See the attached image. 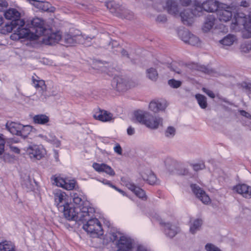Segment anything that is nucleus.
Instances as JSON below:
<instances>
[{
    "instance_id": "1",
    "label": "nucleus",
    "mask_w": 251,
    "mask_h": 251,
    "mask_svg": "<svg viewBox=\"0 0 251 251\" xmlns=\"http://www.w3.org/2000/svg\"><path fill=\"white\" fill-rule=\"evenodd\" d=\"M4 15L7 20L11 21L5 25V30L8 32H13L10 36L12 40H18L29 35L26 29L22 28L25 26V21L21 19V14L17 10L9 9L4 12Z\"/></svg>"
},
{
    "instance_id": "2",
    "label": "nucleus",
    "mask_w": 251,
    "mask_h": 251,
    "mask_svg": "<svg viewBox=\"0 0 251 251\" xmlns=\"http://www.w3.org/2000/svg\"><path fill=\"white\" fill-rule=\"evenodd\" d=\"M87 204H85L83 207L80 206H74L72 204H67L62 210H59L63 213L65 218L69 221H75L79 222L82 221L84 217L89 218V214L94 212L93 207H89Z\"/></svg>"
},
{
    "instance_id": "3",
    "label": "nucleus",
    "mask_w": 251,
    "mask_h": 251,
    "mask_svg": "<svg viewBox=\"0 0 251 251\" xmlns=\"http://www.w3.org/2000/svg\"><path fill=\"white\" fill-rule=\"evenodd\" d=\"M95 212L94 208V212L92 213L91 214L88 213L89 214L88 219L84 217L82 219V221L79 222L83 224V229L93 238L100 237L103 234L100 221L97 218H92Z\"/></svg>"
},
{
    "instance_id": "4",
    "label": "nucleus",
    "mask_w": 251,
    "mask_h": 251,
    "mask_svg": "<svg viewBox=\"0 0 251 251\" xmlns=\"http://www.w3.org/2000/svg\"><path fill=\"white\" fill-rule=\"evenodd\" d=\"M136 120L140 124L152 129H157L162 126L163 119L158 116H153L148 111L138 110L134 112Z\"/></svg>"
},
{
    "instance_id": "5",
    "label": "nucleus",
    "mask_w": 251,
    "mask_h": 251,
    "mask_svg": "<svg viewBox=\"0 0 251 251\" xmlns=\"http://www.w3.org/2000/svg\"><path fill=\"white\" fill-rule=\"evenodd\" d=\"M22 28H25L27 30L28 36H25L22 38H26L30 40H36L38 37L42 36L46 32H48V29L44 27V23L41 19L36 18L33 19L30 21V24H25V26Z\"/></svg>"
},
{
    "instance_id": "6",
    "label": "nucleus",
    "mask_w": 251,
    "mask_h": 251,
    "mask_svg": "<svg viewBox=\"0 0 251 251\" xmlns=\"http://www.w3.org/2000/svg\"><path fill=\"white\" fill-rule=\"evenodd\" d=\"M118 235H120L119 233L110 232L106 236L110 241L113 242L118 240L116 246L118 249L117 251H130L133 247L132 240L125 236L119 237Z\"/></svg>"
},
{
    "instance_id": "7",
    "label": "nucleus",
    "mask_w": 251,
    "mask_h": 251,
    "mask_svg": "<svg viewBox=\"0 0 251 251\" xmlns=\"http://www.w3.org/2000/svg\"><path fill=\"white\" fill-rule=\"evenodd\" d=\"M6 129L11 134L25 139L29 134L32 127L29 125H23L20 123L8 121L5 124Z\"/></svg>"
},
{
    "instance_id": "8",
    "label": "nucleus",
    "mask_w": 251,
    "mask_h": 251,
    "mask_svg": "<svg viewBox=\"0 0 251 251\" xmlns=\"http://www.w3.org/2000/svg\"><path fill=\"white\" fill-rule=\"evenodd\" d=\"M106 6L111 13H115L118 17L128 20H132L134 18V14L131 11L126 9L123 5L116 4L114 1L107 2Z\"/></svg>"
},
{
    "instance_id": "9",
    "label": "nucleus",
    "mask_w": 251,
    "mask_h": 251,
    "mask_svg": "<svg viewBox=\"0 0 251 251\" xmlns=\"http://www.w3.org/2000/svg\"><path fill=\"white\" fill-rule=\"evenodd\" d=\"M61 39L67 46H73L76 43L89 45L87 42H90L92 38L82 35L66 34Z\"/></svg>"
},
{
    "instance_id": "10",
    "label": "nucleus",
    "mask_w": 251,
    "mask_h": 251,
    "mask_svg": "<svg viewBox=\"0 0 251 251\" xmlns=\"http://www.w3.org/2000/svg\"><path fill=\"white\" fill-rule=\"evenodd\" d=\"M251 23V17H247L243 13H237L234 15L232 25L239 26H243L244 28L248 31L249 33H250Z\"/></svg>"
},
{
    "instance_id": "11",
    "label": "nucleus",
    "mask_w": 251,
    "mask_h": 251,
    "mask_svg": "<svg viewBox=\"0 0 251 251\" xmlns=\"http://www.w3.org/2000/svg\"><path fill=\"white\" fill-rule=\"evenodd\" d=\"M216 12L218 18L221 22H226L229 21L232 16L231 8L222 3Z\"/></svg>"
},
{
    "instance_id": "12",
    "label": "nucleus",
    "mask_w": 251,
    "mask_h": 251,
    "mask_svg": "<svg viewBox=\"0 0 251 251\" xmlns=\"http://www.w3.org/2000/svg\"><path fill=\"white\" fill-rule=\"evenodd\" d=\"M29 157L33 160H40L44 156L45 151L37 145L29 146L26 150Z\"/></svg>"
},
{
    "instance_id": "13",
    "label": "nucleus",
    "mask_w": 251,
    "mask_h": 251,
    "mask_svg": "<svg viewBox=\"0 0 251 251\" xmlns=\"http://www.w3.org/2000/svg\"><path fill=\"white\" fill-rule=\"evenodd\" d=\"M54 202L59 210H62L64 206L68 204L67 196L64 192L61 190H56L54 192Z\"/></svg>"
},
{
    "instance_id": "14",
    "label": "nucleus",
    "mask_w": 251,
    "mask_h": 251,
    "mask_svg": "<svg viewBox=\"0 0 251 251\" xmlns=\"http://www.w3.org/2000/svg\"><path fill=\"white\" fill-rule=\"evenodd\" d=\"M50 31L48 29V32H46L44 34H42L43 36L42 41L44 44L48 45H52L61 40V36L59 32L49 34Z\"/></svg>"
},
{
    "instance_id": "15",
    "label": "nucleus",
    "mask_w": 251,
    "mask_h": 251,
    "mask_svg": "<svg viewBox=\"0 0 251 251\" xmlns=\"http://www.w3.org/2000/svg\"><path fill=\"white\" fill-rule=\"evenodd\" d=\"M160 224L164 227V233L166 236L173 238L179 231V227L175 224L161 221Z\"/></svg>"
},
{
    "instance_id": "16",
    "label": "nucleus",
    "mask_w": 251,
    "mask_h": 251,
    "mask_svg": "<svg viewBox=\"0 0 251 251\" xmlns=\"http://www.w3.org/2000/svg\"><path fill=\"white\" fill-rule=\"evenodd\" d=\"M191 188L194 194L203 203L208 204L210 201L209 196L197 184H191Z\"/></svg>"
},
{
    "instance_id": "17",
    "label": "nucleus",
    "mask_w": 251,
    "mask_h": 251,
    "mask_svg": "<svg viewBox=\"0 0 251 251\" xmlns=\"http://www.w3.org/2000/svg\"><path fill=\"white\" fill-rule=\"evenodd\" d=\"M32 83L34 86L38 90L40 94V99L44 100L47 99L48 95L46 92V85L43 80H36L33 77H32Z\"/></svg>"
},
{
    "instance_id": "18",
    "label": "nucleus",
    "mask_w": 251,
    "mask_h": 251,
    "mask_svg": "<svg viewBox=\"0 0 251 251\" xmlns=\"http://www.w3.org/2000/svg\"><path fill=\"white\" fill-rule=\"evenodd\" d=\"M163 7L168 13L172 15H176L179 12L178 3L175 0H167L163 4Z\"/></svg>"
},
{
    "instance_id": "19",
    "label": "nucleus",
    "mask_w": 251,
    "mask_h": 251,
    "mask_svg": "<svg viewBox=\"0 0 251 251\" xmlns=\"http://www.w3.org/2000/svg\"><path fill=\"white\" fill-rule=\"evenodd\" d=\"M93 167L96 171L99 173L103 172L112 176L115 175V173L114 170L106 164L94 163L93 164Z\"/></svg>"
},
{
    "instance_id": "20",
    "label": "nucleus",
    "mask_w": 251,
    "mask_h": 251,
    "mask_svg": "<svg viewBox=\"0 0 251 251\" xmlns=\"http://www.w3.org/2000/svg\"><path fill=\"white\" fill-rule=\"evenodd\" d=\"M112 87L118 91H126L127 89V83L126 80L120 76H116L112 80Z\"/></svg>"
},
{
    "instance_id": "21",
    "label": "nucleus",
    "mask_w": 251,
    "mask_h": 251,
    "mask_svg": "<svg viewBox=\"0 0 251 251\" xmlns=\"http://www.w3.org/2000/svg\"><path fill=\"white\" fill-rule=\"evenodd\" d=\"M125 184L128 189L132 191L138 197L143 200L146 199L147 197L145 191L143 189L135 185L133 183L127 180L125 182Z\"/></svg>"
},
{
    "instance_id": "22",
    "label": "nucleus",
    "mask_w": 251,
    "mask_h": 251,
    "mask_svg": "<svg viewBox=\"0 0 251 251\" xmlns=\"http://www.w3.org/2000/svg\"><path fill=\"white\" fill-rule=\"evenodd\" d=\"M166 107V102L164 100H153L149 104V109L154 113L163 111Z\"/></svg>"
},
{
    "instance_id": "23",
    "label": "nucleus",
    "mask_w": 251,
    "mask_h": 251,
    "mask_svg": "<svg viewBox=\"0 0 251 251\" xmlns=\"http://www.w3.org/2000/svg\"><path fill=\"white\" fill-rule=\"evenodd\" d=\"M180 16L182 22L184 25H190L194 22V16L191 12V10L186 9L180 13Z\"/></svg>"
},
{
    "instance_id": "24",
    "label": "nucleus",
    "mask_w": 251,
    "mask_h": 251,
    "mask_svg": "<svg viewBox=\"0 0 251 251\" xmlns=\"http://www.w3.org/2000/svg\"><path fill=\"white\" fill-rule=\"evenodd\" d=\"M233 190L246 198H251V187L250 186L244 184H239L234 186Z\"/></svg>"
},
{
    "instance_id": "25",
    "label": "nucleus",
    "mask_w": 251,
    "mask_h": 251,
    "mask_svg": "<svg viewBox=\"0 0 251 251\" xmlns=\"http://www.w3.org/2000/svg\"><path fill=\"white\" fill-rule=\"evenodd\" d=\"M113 115L112 113L105 111L100 110L98 112L94 115L95 119L102 122H109L113 119Z\"/></svg>"
},
{
    "instance_id": "26",
    "label": "nucleus",
    "mask_w": 251,
    "mask_h": 251,
    "mask_svg": "<svg viewBox=\"0 0 251 251\" xmlns=\"http://www.w3.org/2000/svg\"><path fill=\"white\" fill-rule=\"evenodd\" d=\"M29 1L31 4L40 10L48 12L52 11L50 9L51 7V4L48 2L37 0H29Z\"/></svg>"
},
{
    "instance_id": "27",
    "label": "nucleus",
    "mask_w": 251,
    "mask_h": 251,
    "mask_svg": "<svg viewBox=\"0 0 251 251\" xmlns=\"http://www.w3.org/2000/svg\"><path fill=\"white\" fill-rule=\"evenodd\" d=\"M204 11L213 12L216 11L221 5L218 2L213 0H208L202 2Z\"/></svg>"
},
{
    "instance_id": "28",
    "label": "nucleus",
    "mask_w": 251,
    "mask_h": 251,
    "mask_svg": "<svg viewBox=\"0 0 251 251\" xmlns=\"http://www.w3.org/2000/svg\"><path fill=\"white\" fill-rule=\"evenodd\" d=\"M215 17L213 15H208L205 18L202 30L204 32L209 31L215 24Z\"/></svg>"
},
{
    "instance_id": "29",
    "label": "nucleus",
    "mask_w": 251,
    "mask_h": 251,
    "mask_svg": "<svg viewBox=\"0 0 251 251\" xmlns=\"http://www.w3.org/2000/svg\"><path fill=\"white\" fill-rule=\"evenodd\" d=\"M22 185L23 188L27 192L33 189L34 186L32 180L29 175L25 174L24 176H22Z\"/></svg>"
},
{
    "instance_id": "30",
    "label": "nucleus",
    "mask_w": 251,
    "mask_h": 251,
    "mask_svg": "<svg viewBox=\"0 0 251 251\" xmlns=\"http://www.w3.org/2000/svg\"><path fill=\"white\" fill-rule=\"evenodd\" d=\"M202 225V221L200 219H197L191 221L190 223L189 231L192 234H195L197 231L201 229Z\"/></svg>"
},
{
    "instance_id": "31",
    "label": "nucleus",
    "mask_w": 251,
    "mask_h": 251,
    "mask_svg": "<svg viewBox=\"0 0 251 251\" xmlns=\"http://www.w3.org/2000/svg\"><path fill=\"white\" fill-rule=\"evenodd\" d=\"M193 5L194 8L191 10V12L193 13L194 17L200 16L201 14L202 11L204 10L203 3L198 0H195Z\"/></svg>"
},
{
    "instance_id": "32",
    "label": "nucleus",
    "mask_w": 251,
    "mask_h": 251,
    "mask_svg": "<svg viewBox=\"0 0 251 251\" xmlns=\"http://www.w3.org/2000/svg\"><path fill=\"white\" fill-rule=\"evenodd\" d=\"M141 176L144 180L147 181L151 185H153L156 181V176L150 171H148L147 173H142Z\"/></svg>"
},
{
    "instance_id": "33",
    "label": "nucleus",
    "mask_w": 251,
    "mask_h": 251,
    "mask_svg": "<svg viewBox=\"0 0 251 251\" xmlns=\"http://www.w3.org/2000/svg\"><path fill=\"white\" fill-rule=\"evenodd\" d=\"M49 117L44 114H38L33 117V121L35 124L46 125L49 122Z\"/></svg>"
},
{
    "instance_id": "34",
    "label": "nucleus",
    "mask_w": 251,
    "mask_h": 251,
    "mask_svg": "<svg viewBox=\"0 0 251 251\" xmlns=\"http://www.w3.org/2000/svg\"><path fill=\"white\" fill-rule=\"evenodd\" d=\"M0 251H15V246L11 242L4 241L0 243Z\"/></svg>"
},
{
    "instance_id": "35",
    "label": "nucleus",
    "mask_w": 251,
    "mask_h": 251,
    "mask_svg": "<svg viewBox=\"0 0 251 251\" xmlns=\"http://www.w3.org/2000/svg\"><path fill=\"white\" fill-rule=\"evenodd\" d=\"M195 98L201 109H205L208 106L207 98L204 95L200 94H197L195 95Z\"/></svg>"
},
{
    "instance_id": "36",
    "label": "nucleus",
    "mask_w": 251,
    "mask_h": 251,
    "mask_svg": "<svg viewBox=\"0 0 251 251\" xmlns=\"http://www.w3.org/2000/svg\"><path fill=\"white\" fill-rule=\"evenodd\" d=\"M45 140L53 144L56 147H59L60 145V141L51 132L46 135Z\"/></svg>"
},
{
    "instance_id": "37",
    "label": "nucleus",
    "mask_w": 251,
    "mask_h": 251,
    "mask_svg": "<svg viewBox=\"0 0 251 251\" xmlns=\"http://www.w3.org/2000/svg\"><path fill=\"white\" fill-rule=\"evenodd\" d=\"M236 40L235 36L229 34L220 41V43L225 46H229L233 44Z\"/></svg>"
},
{
    "instance_id": "38",
    "label": "nucleus",
    "mask_w": 251,
    "mask_h": 251,
    "mask_svg": "<svg viewBox=\"0 0 251 251\" xmlns=\"http://www.w3.org/2000/svg\"><path fill=\"white\" fill-rule=\"evenodd\" d=\"M178 34L180 39L186 43L191 33L187 29H181L178 31Z\"/></svg>"
},
{
    "instance_id": "39",
    "label": "nucleus",
    "mask_w": 251,
    "mask_h": 251,
    "mask_svg": "<svg viewBox=\"0 0 251 251\" xmlns=\"http://www.w3.org/2000/svg\"><path fill=\"white\" fill-rule=\"evenodd\" d=\"M148 77L152 81H156L158 78V73L156 69L151 68L147 70Z\"/></svg>"
},
{
    "instance_id": "40",
    "label": "nucleus",
    "mask_w": 251,
    "mask_h": 251,
    "mask_svg": "<svg viewBox=\"0 0 251 251\" xmlns=\"http://www.w3.org/2000/svg\"><path fill=\"white\" fill-rule=\"evenodd\" d=\"M73 201L75 204V206H80L81 207H83L85 204H87V206L89 207H92L91 206H90L89 203L88 202H84L82 199L79 197L77 194H75L74 195V197L73 198ZM75 206V205H74Z\"/></svg>"
},
{
    "instance_id": "41",
    "label": "nucleus",
    "mask_w": 251,
    "mask_h": 251,
    "mask_svg": "<svg viewBox=\"0 0 251 251\" xmlns=\"http://www.w3.org/2000/svg\"><path fill=\"white\" fill-rule=\"evenodd\" d=\"M176 133V129L172 126H169L164 131V135L167 138H173Z\"/></svg>"
},
{
    "instance_id": "42",
    "label": "nucleus",
    "mask_w": 251,
    "mask_h": 251,
    "mask_svg": "<svg viewBox=\"0 0 251 251\" xmlns=\"http://www.w3.org/2000/svg\"><path fill=\"white\" fill-rule=\"evenodd\" d=\"M186 43L192 46H198L200 44V40L198 37L191 34Z\"/></svg>"
},
{
    "instance_id": "43",
    "label": "nucleus",
    "mask_w": 251,
    "mask_h": 251,
    "mask_svg": "<svg viewBox=\"0 0 251 251\" xmlns=\"http://www.w3.org/2000/svg\"><path fill=\"white\" fill-rule=\"evenodd\" d=\"M75 185V180H69L67 179L65 180V185H64V188L67 190H73Z\"/></svg>"
},
{
    "instance_id": "44",
    "label": "nucleus",
    "mask_w": 251,
    "mask_h": 251,
    "mask_svg": "<svg viewBox=\"0 0 251 251\" xmlns=\"http://www.w3.org/2000/svg\"><path fill=\"white\" fill-rule=\"evenodd\" d=\"M168 84L172 88H178L181 86L182 82L175 79H171L168 80Z\"/></svg>"
},
{
    "instance_id": "45",
    "label": "nucleus",
    "mask_w": 251,
    "mask_h": 251,
    "mask_svg": "<svg viewBox=\"0 0 251 251\" xmlns=\"http://www.w3.org/2000/svg\"><path fill=\"white\" fill-rule=\"evenodd\" d=\"M65 180L66 179H64L61 177H56L54 179L53 183L55 184V185L57 186L64 188V185H65Z\"/></svg>"
},
{
    "instance_id": "46",
    "label": "nucleus",
    "mask_w": 251,
    "mask_h": 251,
    "mask_svg": "<svg viewBox=\"0 0 251 251\" xmlns=\"http://www.w3.org/2000/svg\"><path fill=\"white\" fill-rule=\"evenodd\" d=\"M5 144V137L4 135L0 133V155H1L4 151Z\"/></svg>"
},
{
    "instance_id": "47",
    "label": "nucleus",
    "mask_w": 251,
    "mask_h": 251,
    "mask_svg": "<svg viewBox=\"0 0 251 251\" xmlns=\"http://www.w3.org/2000/svg\"><path fill=\"white\" fill-rule=\"evenodd\" d=\"M205 248L207 251H221L218 247L211 244H206Z\"/></svg>"
},
{
    "instance_id": "48",
    "label": "nucleus",
    "mask_w": 251,
    "mask_h": 251,
    "mask_svg": "<svg viewBox=\"0 0 251 251\" xmlns=\"http://www.w3.org/2000/svg\"><path fill=\"white\" fill-rule=\"evenodd\" d=\"M242 50L244 52H248L251 50V43L247 42L243 44L241 46Z\"/></svg>"
},
{
    "instance_id": "49",
    "label": "nucleus",
    "mask_w": 251,
    "mask_h": 251,
    "mask_svg": "<svg viewBox=\"0 0 251 251\" xmlns=\"http://www.w3.org/2000/svg\"><path fill=\"white\" fill-rule=\"evenodd\" d=\"M167 20V17L165 15H159L156 19V21L160 23H164Z\"/></svg>"
},
{
    "instance_id": "50",
    "label": "nucleus",
    "mask_w": 251,
    "mask_h": 251,
    "mask_svg": "<svg viewBox=\"0 0 251 251\" xmlns=\"http://www.w3.org/2000/svg\"><path fill=\"white\" fill-rule=\"evenodd\" d=\"M205 165L203 163L196 164L193 165V168L196 171H198L200 170H202L204 168Z\"/></svg>"
},
{
    "instance_id": "51",
    "label": "nucleus",
    "mask_w": 251,
    "mask_h": 251,
    "mask_svg": "<svg viewBox=\"0 0 251 251\" xmlns=\"http://www.w3.org/2000/svg\"><path fill=\"white\" fill-rule=\"evenodd\" d=\"M202 90L203 92L206 94L209 97L211 98H214L215 96L213 92L205 88H202Z\"/></svg>"
},
{
    "instance_id": "52",
    "label": "nucleus",
    "mask_w": 251,
    "mask_h": 251,
    "mask_svg": "<svg viewBox=\"0 0 251 251\" xmlns=\"http://www.w3.org/2000/svg\"><path fill=\"white\" fill-rule=\"evenodd\" d=\"M114 151L119 155H121L122 154V149L119 144H116L115 147L114 148Z\"/></svg>"
},
{
    "instance_id": "53",
    "label": "nucleus",
    "mask_w": 251,
    "mask_h": 251,
    "mask_svg": "<svg viewBox=\"0 0 251 251\" xmlns=\"http://www.w3.org/2000/svg\"><path fill=\"white\" fill-rule=\"evenodd\" d=\"M239 112L242 116L246 118H249L250 119H251V115L249 113L243 110H239Z\"/></svg>"
},
{
    "instance_id": "54",
    "label": "nucleus",
    "mask_w": 251,
    "mask_h": 251,
    "mask_svg": "<svg viewBox=\"0 0 251 251\" xmlns=\"http://www.w3.org/2000/svg\"><path fill=\"white\" fill-rule=\"evenodd\" d=\"M181 5L183 6H188L191 3V0H179Z\"/></svg>"
},
{
    "instance_id": "55",
    "label": "nucleus",
    "mask_w": 251,
    "mask_h": 251,
    "mask_svg": "<svg viewBox=\"0 0 251 251\" xmlns=\"http://www.w3.org/2000/svg\"><path fill=\"white\" fill-rule=\"evenodd\" d=\"M136 251H151L150 250L147 248L146 247L139 245L137 248V250Z\"/></svg>"
},
{
    "instance_id": "56",
    "label": "nucleus",
    "mask_w": 251,
    "mask_h": 251,
    "mask_svg": "<svg viewBox=\"0 0 251 251\" xmlns=\"http://www.w3.org/2000/svg\"><path fill=\"white\" fill-rule=\"evenodd\" d=\"M7 6V3L5 0H0V10H1L4 7Z\"/></svg>"
},
{
    "instance_id": "57",
    "label": "nucleus",
    "mask_w": 251,
    "mask_h": 251,
    "mask_svg": "<svg viewBox=\"0 0 251 251\" xmlns=\"http://www.w3.org/2000/svg\"><path fill=\"white\" fill-rule=\"evenodd\" d=\"M200 71L206 74H210L211 72L208 68L205 66H201L200 67Z\"/></svg>"
},
{
    "instance_id": "58",
    "label": "nucleus",
    "mask_w": 251,
    "mask_h": 251,
    "mask_svg": "<svg viewBox=\"0 0 251 251\" xmlns=\"http://www.w3.org/2000/svg\"><path fill=\"white\" fill-rule=\"evenodd\" d=\"M127 133L129 135H132L135 133L134 128L131 126H129L127 129Z\"/></svg>"
},
{
    "instance_id": "59",
    "label": "nucleus",
    "mask_w": 251,
    "mask_h": 251,
    "mask_svg": "<svg viewBox=\"0 0 251 251\" xmlns=\"http://www.w3.org/2000/svg\"><path fill=\"white\" fill-rule=\"evenodd\" d=\"M10 148L12 151H13V152H14L16 153H19L20 152V149L15 146L10 145Z\"/></svg>"
},
{
    "instance_id": "60",
    "label": "nucleus",
    "mask_w": 251,
    "mask_h": 251,
    "mask_svg": "<svg viewBox=\"0 0 251 251\" xmlns=\"http://www.w3.org/2000/svg\"><path fill=\"white\" fill-rule=\"evenodd\" d=\"M242 86L244 88H245L246 89L249 90L251 91V84H248L246 83H244L242 84Z\"/></svg>"
},
{
    "instance_id": "61",
    "label": "nucleus",
    "mask_w": 251,
    "mask_h": 251,
    "mask_svg": "<svg viewBox=\"0 0 251 251\" xmlns=\"http://www.w3.org/2000/svg\"><path fill=\"white\" fill-rule=\"evenodd\" d=\"M111 187L112 188H114L115 190H116L117 191H118V192H119L120 193H121V194H122L123 195H125V193L121 189H119L116 186H115V185H111Z\"/></svg>"
},
{
    "instance_id": "62",
    "label": "nucleus",
    "mask_w": 251,
    "mask_h": 251,
    "mask_svg": "<svg viewBox=\"0 0 251 251\" xmlns=\"http://www.w3.org/2000/svg\"><path fill=\"white\" fill-rule=\"evenodd\" d=\"M121 53H122V55L123 56H126V57H128V53H127V52L126 50H124V49H122V50H121Z\"/></svg>"
},
{
    "instance_id": "63",
    "label": "nucleus",
    "mask_w": 251,
    "mask_h": 251,
    "mask_svg": "<svg viewBox=\"0 0 251 251\" xmlns=\"http://www.w3.org/2000/svg\"><path fill=\"white\" fill-rule=\"evenodd\" d=\"M241 6L245 7H248L249 6V4L246 1H243L241 2Z\"/></svg>"
},
{
    "instance_id": "64",
    "label": "nucleus",
    "mask_w": 251,
    "mask_h": 251,
    "mask_svg": "<svg viewBox=\"0 0 251 251\" xmlns=\"http://www.w3.org/2000/svg\"><path fill=\"white\" fill-rule=\"evenodd\" d=\"M102 183H104V184H105L109 185L110 187H111V185H112L110 181L107 180L106 179H103V180L102 181Z\"/></svg>"
}]
</instances>
